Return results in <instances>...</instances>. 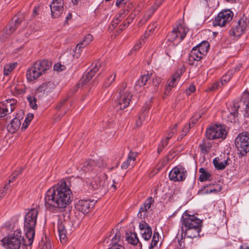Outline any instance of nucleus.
Wrapping results in <instances>:
<instances>
[{
  "label": "nucleus",
  "instance_id": "obj_44",
  "mask_svg": "<svg viewBox=\"0 0 249 249\" xmlns=\"http://www.w3.org/2000/svg\"><path fill=\"white\" fill-rule=\"evenodd\" d=\"M145 109L146 108L144 109L143 112L139 116V119L140 120H142V122L144 120L147 121L149 119L148 117V113L147 111H146Z\"/></svg>",
  "mask_w": 249,
  "mask_h": 249
},
{
  "label": "nucleus",
  "instance_id": "obj_56",
  "mask_svg": "<svg viewBox=\"0 0 249 249\" xmlns=\"http://www.w3.org/2000/svg\"><path fill=\"white\" fill-rule=\"evenodd\" d=\"M238 115V111L232 110L230 113V115L229 117H230V119H231V122H232V120L234 119V118L237 117Z\"/></svg>",
  "mask_w": 249,
  "mask_h": 249
},
{
  "label": "nucleus",
  "instance_id": "obj_38",
  "mask_svg": "<svg viewBox=\"0 0 249 249\" xmlns=\"http://www.w3.org/2000/svg\"><path fill=\"white\" fill-rule=\"evenodd\" d=\"M92 39V36L90 34H88L84 37L82 41L79 42V43L81 44L83 47H85L89 44Z\"/></svg>",
  "mask_w": 249,
  "mask_h": 249
},
{
  "label": "nucleus",
  "instance_id": "obj_9",
  "mask_svg": "<svg viewBox=\"0 0 249 249\" xmlns=\"http://www.w3.org/2000/svg\"><path fill=\"white\" fill-rule=\"evenodd\" d=\"M233 16V14L230 10H223L219 12L213 21V26L223 27L232 19Z\"/></svg>",
  "mask_w": 249,
  "mask_h": 249
},
{
  "label": "nucleus",
  "instance_id": "obj_39",
  "mask_svg": "<svg viewBox=\"0 0 249 249\" xmlns=\"http://www.w3.org/2000/svg\"><path fill=\"white\" fill-rule=\"evenodd\" d=\"M23 169V168L21 167L19 168L18 170H16L15 172H14L10 177V178L9 179V183L13 182L17 178V177L22 172Z\"/></svg>",
  "mask_w": 249,
  "mask_h": 249
},
{
  "label": "nucleus",
  "instance_id": "obj_58",
  "mask_svg": "<svg viewBox=\"0 0 249 249\" xmlns=\"http://www.w3.org/2000/svg\"><path fill=\"white\" fill-rule=\"evenodd\" d=\"M150 226L145 222H143L142 223H140L139 228L141 230V231H143L145 230L147 228H149Z\"/></svg>",
  "mask_w": 249,
  "mask_h": 249
},
{
  "label": "nucleus",
  "instance_id": "obj_22",
  "mask_svg": "<svg viewBox=\"0 0 249 249\" xmlns=\"http://www.w3.org/2000/svg\"><path fill=\"white\" fill-rule=\"evenodd\" d=\"M55 88V84L52 82L42 84L36 89L37 92H43L44 94H48L52 92Z\"/></svg>",
  "mask_w": 249,
  "mask_h": 249
},
{
  "label": "nucleus",
  "instance_id": "obj_59",
  "mask_svg": "<svg viewBox=\"0 0 249 249\" xmlns=\"http://www.w3.org/2000/svg\"><path fill=\"white\" fill-rule=\"evenodd\" d=\"M96 165H97L98 166H99L100 167H104L107 166V164L101 158H99L97 160V162H96Z\"/></svg>",
  "mask_w": 249,
  "mask_h": 249
},
{
  "label": "nucleus",
  "instance_id": "obj_4",
  "mask_svg": "<svg viewBox=\"0 0 249 249\" xmlns=\"http://www.w3.org/2000/svg\"><path fill=\"white\" fill-rule=\"evenodd\" d=\"M51 66V62L47 60L36 61L33 66L27 71V79L29 81H33L36 79L43 73H45Z\"/></svg>",
  "mask_w": 249,
  "mask_h": 249
},
{
  "label": "nucleus",
  "instance_id": "obj_7",
  "mask_svg": "<svg viewBox=\"0 0 249 249\" xmlns=\"http://www.w3.org/2000/svg\"><path fill=\"white\" fill-rule=\"evenodd\" d=\"M226 129L221 125L214 124L207 128L206 137L207 139L213 140L217 139H224L227 136Z\"/></svg>",
  "mask_w": 249,
  "mask_h": 249
},
{
  "label": "nucleus",
  "instance_id": "obj_25",
  "mask_svg": "<svg viewBox=\"0 0 249 249\" xmlns=\"http://www.w3.org/2000/svg\"><path fill=\"white\" fill-rule=\"evenodd\" d=\"M125 238L128 243L130 244L135 245L139 243V249H142V244L141 243L139 242L136 233L131 232L129 234L126 233Z\"/></svg>",
  "mask_w": 249,
  "mask_h": 249
},
{
  "label": "nucleus",
  "instance_id": "obj_20",
  "mask_svg": "<svg viewBox=\"0 0 249 249\" xmlns=\"http://www.w3.org/2000/svg\"><path fill=\"white\" fill-rule=\"evenodd\" d=\"M201 226L196 227V228H188L181 229V233L182 236L184 233V236H186L190 238H194L199 236V233L201 231Z\"/></svg>",
  "mask_w": 249,
  "mask_h": 249
},
{
  "label": "nucleus",
  "instance_id": "obj_41",
  "mask_svg": "<svg viewBox=\"0 0 249 249\" xmlns=\"http://www.w3.org/2000/svg\"><path fill=\"white\" fill-rule=\"evenodd\" d=\"M81 44L79 43L76 45L75 48V50L74 51L73 56L76 58H78L81 54V52H82V49L84 48Z\"/></svg>",
  "mask_w": 249,
  "mask_h": 249
},
{
  "label": "nucleus",
  "instance_id": "obj_55",
  "mask_svg": "<svg viewBox=\"0 0 249 249\" xmlns=\"http://www.w3.org/2000/svg\"><path fill=\"white\" fill-rule=\"evenodd\" d=\"M14 89L15 91H16L17 94H23L25 92L24 89L22 88H20L19 86H16Z\"/></svg>",
  "mask_w": 249,
  "mask_h": 249
},
{
  "label": "nucleus",
  "instance_id": "obj_40",
  "mask_svg": "<svg viewBox=\"0 0 249 249\" xmlns=\"http://www.w3.org/2000/svg\"><path fill=\"white\" fill-rule=\"evenodd\" d=\"M168 142H169L165 139L160 142L158 147V154H160L163 151L164 148L168 145Z\"/></svg>",
  "mask_w": 249,
  "mask_h": 249
},
{
  "label": "nucleus",
  "instance_id": "obj_43",
  "mask_svg": "<svg viewBox=\"0 0 249 249\" xmlns=\"http://www.w3.org/2000/svg\"><path fill=\"white\" fill-rule=\"evenodd\" d=\"M159 241V234L157 232H155L153 235L152 240L151 243V245L157 246L158 243Z\"/></svg>",
  "mask_w": 249,
  "mask_h": 249
},
{
  "label": "nucleus",
  "instance_id": "obj_28",
  "mask_svg": "<svg viewBox=\"0 0 249 249\" xmlns=\"http://www.w3.org/2000/svg\"><path fill=\"white\" fill-rule=\"evenodd\" d=\"M229 158H227L223 161H220L219 158H215L213 160V164L214 167L217 170H223L229 164L228 161L230 160Z\"/></svg>",
  "mask_w": 249,
  "mask_h": 249
},
{
  "label": "nucleus",
  "instance_id": "obj_1",
  "mask_svg": "<svg viewBox=\"0 0 249 249\" xmlns=\"http://www.w3.org/2000/svg\"><path fill=\"white\" fill-rule=\"evenodd\" d=\"M71 196L72 192L66 183L58 182L46 192L45 206L51 211L64 209L70 203Z\"/></svg>",
  "mask_w": 249,
  "mask_h": 249
},
{
  "label": "nucleus",
  "instance_id": "obj_19",
  "mask_svg": "<svg viewBox=\"0 0 249 249\" xmlns=\"http://www.w3.org/2000/svg\"><path fill=\"white\" fill-rule=\"evenodd\" d=\"M85 181L89 189L91 190L99 189L104 185V181L98 177H95L94 178H86Z\"/></svg>",
  "mask_w": 249,
  "mask_h": 249
},
{
  "label": "nucleus",
  "instance_id": "obj_10",
  "mask_svg": "<svg viewBox=\"0 0 249 249\" xmlns=\"http://www.w3.org/2000/svg\"><path fill=\"white\" fill-rule=\"evenodd\" d=\"M119 97L116 100L115 106L116 111L122 110L128 107L132 97L129 91H126L125 92H124L122 89L119 91Z\"/></svg>",
  "mask_w": 249,
  "mask_h": 249
},
{
  "label": "nucleus",
  "instance_id": "obj_27",
  "mask_svg": "<svg viewBox=\"0 0 249 249\" xmlns=\"http://www.w3.org/2000/svg\"><path fill=\"white\" fill-rule=\"evenodd\" d=\"M151 78V74H147L141 76L136 81L135 85L136 90H139L141 87L146 85L147 81Z\"/></svg>",
  "mask_w": 249,
  "mask_h": 249
},
{
  "label": "nucleus",
  "instance_id": "obj_61",
  "mask_svg": "<svg viewBox=\"0 0 249 249\" xmlns=\"http://www.w3.org/2000/svg\"><path fill=\"white\" fill-rule=\"evenodd\" d=\"M130 162L131 161H128V160L127 159V160L125 161H124L122 165H121V168L122 169H127L129 166L130 165Z\"/></svg>",
  "mask_w": 249,
  "mask_h": 249
},
{
  "label": "nucleus",
  "instance_id": "obj_30",
  "mask_svg": "<svg viewBox=\"0 0 249 249\" xmlns=\"http://www.w3.org/2000/svg\"><path fill=\"white\" fill-rule=\"evenodd\" d=\"M199 172L200 173L199 176V180L201 182L210 180H211V178L212 177V175L211 173L207 171L204 168H200L199 169Z\"/></svg>",
  "mask_w": 249,
  "mask_h": 249
},
{
  "label": "nucleus",
  "instance_id": "obj_46",
  "mask_svg": "<svg viewBox=\"0 0 249 249\" xmlns=\"http://www.w3.org/2000/svg\"><path fill=\"white\" fill-rule=\"evenodd\" d=\"M178 236V234L177 235ZM181 238L179 240V238L177 236V238L178 239V242L179 245V249H183L185 248V243H184V239L183 238V235H181Z\"/></svg>",
  "mask_w": 249,
  "mask_h": 249
},
{
  "label": "nucleus",
  "instance_id": "obj_15",
  "mask_svg": "<svg viewBox=\"0 0 249 249\" xmlns=\"http://www.w3.org/2000/svg\"><path fill=\"white\" fill-rule=\"evenodd\" d=\"M63 0H53L50 5L52 17L53 18L59 17L63 10Z\"/></svg>",
  "mask_w": 249,
  "mask_h": 249
},
{
  "label": "nucleus",
  "instance_id": "obj_26",
  "mask_svg": "<svg viewBox=\"0 0 249 249\" xmlns=\"http://www.w3.org/2000/svg\"><path fill=\"white\" fill-rule=\"evenodd\" d=\"M204 54L200 51L196 46L194 47L190 53L189 61L193 60L199 61L204 56Z\"/></svg>",
  "mask_w": 249,
  "mask_h": 249
},
{
  "label": "nucleus",
  "instance_id": "obj_29",
  "mask_svg": "<svg viewBox=\"0 0 249 249\" xmlns=\"http://www.w3.org/2000/svg\"><path fill=\"white\" fill-rule=\"evenodd\" d=\"M96 165V163L94 160H88L83 163L82 169L85 172L91 171L93 169Z\"/></svg>",
  "mask_w": 249,
  "mask_h": 249
},
{
  "label": "nucleus",
  "instance_id": "obj_16",
  "mask_svg": "<svg viewBox=\"0 0 249 249\" xmlns=\"http://www.w3.org/2000/svg\"><path fill=\"white\" fill-rule=\"evenodd\" d=\"M248 24L247 22L244 18H241L238 21L236 25L233 27L230 31V35L239 36L243 34L246 30Z\"/></svg>",
  "mask_w": 249,
  "mask_h": 249
},
{
  "label": "nucleus",
  "instance_id": "obj_13",
  "mask_svg": "<svg viewBox=\"0 0 249 249\" xmlns=\"http://www.w3.org/2000/svg\"><path fill=\"white\" fill-rule=\"evenodd\" d=\"M94 204L95 202L93 200H80L76 203L75 208L76 210L86 214L90 211Z\"/></svg>",
  "mask_w": 249,
  "mask_h": 249
},
{
  "label": "nucleus",
  "instance_id": "obj_48",
  "mask_svg": "<svg viewBox=\"0 0 249 249\" xmlns=\"http://www.w3.org/2000/svg\"><path fill=\"white\" fill-rule=\"evenodd\" d=\"M65 68V66L61 65L60 63H56L53 66V70L56 71H62Z\"/></svg>",
  "mask_w": 249,
  "mask_h": 249
},
{
  "label": "nucleus",
  "instance_id": "obj_45",
  "mask_svg": "<svg viewBox=\"0 0 249 249\" xmlns=\"http://www.w3.org/2000/svg\"><path fill=\"white\" fill-rule=\"evenodd\" d=\"M231 78V76L229 74H226L225 75H224L221 78L220 82L221 85H224L225 83H226L228 81H229Z\"/></svg>",
  "mask_w": 249,
  "mask_h": 249
},
{
  "label": "nucleus",
  "instance_id": "obj_52",
  "mask_svg": "<svg viewBox=\"0 0 249 249\" xmlns=\"http://www.w3.org/2000/svg\"><path fill=\"white\" fill-rule=\"evenodd\" d=\"M161 82L160 78L156 76L153 78L152 83L155 87H159Z\"/></svg>",
  "mask_w": 249,
  "mask_h": 249
},
{
  "label": "nucleus",
  "instance_id": "obj_62",
  "mask_svg": "<svg viewBox=\"0 0 249 249\" xmlns=\"http://www.w3.org/2000/svg\"><path fill=\"white\" fill-rule=\"evenodd\" d=\"M34 118V115L32 113H29L27 114L24 121L27 122V123H29L31 122L32 120Z\"/></svg>",
  "mask_w": 249,
  "mask_h": 249
},
{
  "label": "nucleus",
  "instance_id": "obj_12",
  "mask_svg": "<svg viewBox=\"0 0 249 249\" xmlns=\"http://www.w3.org/2000/svg\"><path fill=\"white\" fill-rule=\"evenodd\" d=\"M16 99L12 98L6 99L0 103V118L3 117L8 113H11L15 109V105H16Z\"/></svg>",
  "mask_w": 249,
  "mask_h": 249
},
{
  "label": "nucleus",
  "instance_id": "obj_8",
  "mask_svg": "<svg viewBox=\"0 0 249 249\" xmlns=\"http://www.w3.org/2000/svg\"><path fill=\"white\" fill-rule=\"evenodd\" d=\"M181 222V229L188 228H196L201 226L202 221L194 215H189L186 212H184L180 219Z\"/></svg>",
  "mask_w": 249,
  "mask_h": 249
},
{
  "label": "nucleus",
  "instance_id": "obj_50",
  "mask_svg": "<svg viewBox=\"0 0 249 249\" xmlns=\"http://www.w3.org/2000/svg\"><path fill=\"white\" fill-rule=\"evenodd\" d=\"M191 126V124L189 125H186L182 130V137H184L186 135L187 133L189 132V129H190Z\"/></svg>",
  "mask_w": 249,
  "mask_h": 249
},
{
  "label": "nucleus",
  "instance_id": "obj_64",
  "mask_svg": "<svg viewBox=\"0 0 249 249\" xmlns=\"http://www.w3.org/2000/svg\"><path fill=\"white\" fill-rule=\"evenodd\" d=\"M244 116L245 117H249V103H247L246 105V110L244 113Z\"/></svg>",
  "mask_w": 249,
  "mask_h": 249
},
{
  "label": "nucleus",
  "instance_id": "obj_35",
  "mask_svg": "<svg viewBox=\"0 0 249 249\" xmlns=\"http://www.w3.org/2000/svg\"><path fill=\"white\" fill-rule=\"evenodd\" d=\"M16 63L8 64L4 66L3 73L4 75H8L9 73L15 68Z\"/></svg>",
  "mask_w": 249,
  "mask_h": 249
},
{
  "label": "nucleus",
  "instance_id": "obj_37",
  "mask_svg": "<svg viewBox=\"0 0 249 249\" xmlns=\"http://www.w3.org/2000/svg\"><path fill=\"white\" fill-rule=\"evenodd\" d=\"M141 233L142 234V237L145 240H149L152 236V229L150 227L147 228L145 230L143 231H141Z\"/></svg>",
  "mask_w": 249,
  "mask_h": 249
},
{
  "label": "nucleus",
  "instance_id": "obj_53",
  "mask_svg": "<svg viewBox=\"0 0 249 249\" xmlns=\"http://www.w3.org/2000/svg\"><path fill=\"white\" fill-rule=\"evenodd\" d=\"M8 184H6L4 187L0 190V198H2L6 195V191L8 189Z\"/></svg>",
  "mask_w": 249,
  "mask_h": 249
},
{
  "label": "nucleus",
  "instance_id": "obj_18",
  "mask_svg": "<svg viewBox=\"0 0 249 249\" xmlns=\"http://www.w3.org/2000/svg\"><path fill=\"white\" fill-rule=\"evenodd\" d=\"M154 203V199L150 196L149 197L140 207L138 213V217L140 218H144L147 216L148 210L150 208L151 206Z\"/></svg>",
  "mask_w": 249,
  "mask_h": 249
},
{
  "label": "nucleus",
  "instance_id": "obj_33",
  "mask_svg": "<svg viewBox=\"0 0 249 249\" xmlns=\"http://www.w3.org/2000/svg\"><path fill=\"white\" fill-rule=\"evenodd\" d=\"M116 76V72H113V73L112 74L107 76L104 83L103 87L105 88H107L109 87L111 85V84L115 81Z\"/></svg>",
  "mask_w": 249,
  "mask_h": 249
},
{
  "label": "nucleus",
  "instance_id": "obj_14",
  "mask_svg": "<svg viewBox=\"0 0 249 249\" xmlns=\"http://www.w3.org/2000/svg\"><path fill=\"white\" fill-rule=\"evenodd\" d=\"M22 21V19L20 18H15L6 27L3 32V36L0 38L2 41H4V39L9 37L16 29L18 26Z\"/></svg>",
  "mask_w": 249,
  "mask_h": 249
},
{
  "label": "nucleus",
  "instance_id": "obj_32",
  "mask_svg": "<svg viewBox=\"0 0 249 249\" xmlns=\"http://www.w3.org/2000/svg\"><path fill=\"white\" fill-rule=\"evenodd\" d=\"M209 47V43L206 41H203L196 46V48H197L200 51L202 52V53L204 54L205 55L207 54Z\"/></svg>",
  "mask_w": 249,
  "mask_h": 249
},
{
  "label": "nucleus",
  "instance_id": "obj_3",
  "mask_svg": "<svg viewBox=\"0 0 249 249\" xmlns=\"http://www.w3.org/2000/svg\"><path fill=\"white\" fill-rule=\"evenodd\" d=\"M2 242L7 249H20V247L29 246L28 240L21 236L20 230H16L13 233L5 237Z\"/></svg>",
  "mask_w": 249,
  "mask_h": 249
},
{
  "label": "nucleus",
  "instance_id": "obj_11",
  "mask_svg": "<svg viewBox=\"0 0 249 249\" xmlns=\"http://www.w3.org/2000/svg\"><path fill=\"white\" fill-rule=\"evenodd\" d=\"M187 172L186 169L180 165L173 168L170 172L169 177L170 180L174 182L182 181L187 177Z\"/></svg>",
  "mask_w": 249,
  "mask_h": 249
},
{
  "label": "nucleus",
  "instance_id": "obj_54",
  "mask_svg": "<svg viewBox=\"0 0 249 249\" xmlns=\"http://www.w3.org/2000/svg\"><path fill=\"white\" fill-rule=\"evenodd\" d=\"M137 153L132 152V151H130L128 154L127 160L128 161H134L136 159V157L137 156Z\"/></svg>",
  "mask_w": 249,
  "mask_h": 249
},
{
  "label": "nucleus",
  "instance_id": "obj_6",
  "mask_svg": "<svg viewBox=\"0 0 249 249\" xmlns=\"http://www.w3.org/2000/svg\"><path fill=\"white\" fill-rule=\"evenodd\" d=\"M188 32L187 28L178 24L173 28L171 32L168 34L167 40L171 42L176 41L178 44L184 38Z\"/></svg>",
  "mask_w": 249,
  "mask_h": 249
},
{
  "label": "nucleus",
  "instance_id": "obj_34",
  "mask_svg": "<svg viewBox=\"0 0 249 249\" xmlns=\"http://www.w3.org/2000/svg\"><path fill=\"white\" fill-rule=\"evenodd\" d=\"M121 237V234L120 231H118L116 232L111 239V246L110 247H113L114 246H120L122 248H124L121 245L118 244L120 241Z\"/></svg>",
  "mask_w": 249,
  "mask_h": 249
},
{
  "label": "nucleus",
  "instance_id": "obj_2",
  "mask_svg": "<svg viewBox=\"0 0 249 249\" xmlns=\"http://www.w3.org/2000/svg\"><path fill=\"white\" fill-rule=\"evenodd\" d=\"M38 214V209L32 208L29 210L24 216V229L29 245H31L33 242Z\"/></svg>",
  "mask_w": 249,
  "mask_h": 249
},
{
  "label": "nucleus",
  "instance_id": "obj_47",
  "mask_svg": "<svg viewBox=\"0 0 249 249\" xmlns=\"http://www.w3.org/2000/svg\"><path fill=\"white\" fill-rule=\"evenodd\" d=\"M222 85H221L220 82H216L213 84V85L209 88V90L213 91L218 89L221 87Z\"/></svg>",
  "mask_w": 249,
  "mask_h": 249
},
{
  "label": "nucleus",
  "instance_id": "obj_5",
  "mask_svg": "<svg viewBox=\"0 0 249 249\" xmlns=\"http://www.w3.org/2000/svg\"><path fill=\"white\" fill-rule=\"evenodd\" d=\"M235 144L240 158L245 156L249 152V133H240L235 139Z\"/></svg>",
  "mask_w": 249,
  "mask_h": 249
},
{
  "label": "nucleus",
  "instance_id": "obj_49",
  "mask_svg": "<svg viewBox=\"0 0 249 249\" xmlns=\"http://www.w3.org/2000/svg\"><path fill=\"white\" fill-rule=\"evenodd\" d=\"M143 43V40H140L138 44H137L136 45L134 46L133 49L130 51V53H132L133 51H136L138 50L142 46Z\"/></svg>",
  "mask_w": 249,
  "mask_h": 249
},
{
  "label": "nucleus",
  "instance_id": "obj_17",
  "mask_svg": "<svg viewBox=\"0 0 249 249\" xmlns=\"http://www.w3.org/2000/svg\"><path fill=\"white\" fill-rule=\"evenodd\" d=\"M101 66V63L100 62L98 61L96 62L94 67L92 69H91L89 72H88L86 77H83L80 80L78 84H77L78 87L79 88L83 86L86 84V82L89 81L95 74V73L99 71Z\"/></svg>",
  "mask_w": 249,
  "mask_h": 249
},
{
  "label": "nucleus",
  "instance_id": "obj_23",
  "mask_svg": "<svg viewBox=\"0 0 249 249\" xmlns=\"http://www.w3.org/2000/svg\"><path fill=\"white\" fill-rule=\"evenodd\" d=\"M20 124L21 122L19 119L15 118L12 119L10 123L8 124L7 129L9 132L14 133L19 129Z\"/></svg>",
  "mask_w": 249,
  "mask_h": 249
},
{
  "label": "nucleus",
  "instance_id": "obj_36",
  "mask_svg": "<svg viewBox=\"0 0 249 249\" xmlns=\"http://www.w3.org/2000/svg\"><path fill=\"white\" fill-rule=\"evenodd\" d=\"M27 99L29 103L30 106L34 109H36L37 105L36 104V98L32 95H29L27 97Z\"/></svg>",
  "mask_w": 249,
  "mask_h": 249
},
{
  "label": "nucleus",
  "instance_id": "obj_51",
  "mask_svg": "<svg viewBox=\"0 0 249 249\" xmlns=\"http://www.w3.org/2000/svg\"><path fill=\"white\" fill-rule=\"evenodd\" d=\"M132 22V18H130V19H128V21L124 23L123 25V27H122V25H120L119 26V30L118 31V34L120 33L124 29V28H125L128 26L129 23Z\"/></svg>",
  "mask_w": 249,
  "mask_h": 249
},
{
  "label": "nucleus",
  "instance_id": "obj_57",
  "mask_svg": "<svg viewBox=\"0 0 249 249\" xmlns=\"http://www.w3.org/2000/svg\"><path fill=\"white\" fill-rule=\"evenodd\" d=\"M163 1L164 0H157L152 6L153 11H155Z\"/></svg>",
  "mask_w": 249,
  "mask_h": 249
},
{
  "label": "nucleus",
  "instance_id": "obj_21",
  "mask_svg": "<svg viewBox=\"0 0 249 249\" xmlns=\"http://www.w3.org/2000/svg\"><path fill=\"white\" fill-rule=\"evenodd\" d=\"M66 221L59 220L57 224L58 232L59 239L62 243H64L67 241V231L66 229Z\"/></svg>",
  "mask_w": 249,
  "mask_h": 249
},
{
  "label": "nucleus",
  "instance_id": "obj_24",
  "mask_svg": "<svg viewBox=\"0 0 249 249\" xmlns=\"http://www.w3.org/2000/svg\"><path fill=\"white\" fill-rule=\"evenodd\" d=\"M185 71V68L181 67L178 70L172 77L171 80L168 82L169 87H175L177 85V81L179 78L181 74Z\"/></svg>",
  "mask_w": 249,
  "mask_h": 249
},
{
  "label": "nucleus",
  "instance_id": "obj_31",
  "mask_svg": "<svg viewBox=\"0 0 249 249\" xmlns=\"http://www.w3.org/2000/svg\"><path fill=\"white\" fill-rule=\"evenodd\" d=\"M212 147V144L208 142L202 141V142L199 144L201 153L205 155L208 154Z\"/></svg>",
  "mask_w": 249,
  "mask_h": 249
},
{
  "label": "nucleus",
  "instance_id": "obj_63",
  "mask_svg": "<svg viewBox=\"0 0 249 249\" xmlns=\"http://www.w3.org/2000/svg\"><path fill=\"white\" fill-rule=\"evenodd\" d=\"M119 23H118V22H117L116 20H115L114 19H113L111 23V25L110 26H109V28L111 30H113V29H114L117 26V25L119 24Z\"/></svg>",
  "mask_w": 249,
  "mask_h": 249
},
{
  "label": "nucleus",
  "instance_id": "obj_42",
  "mask_svg": "<svg viewBox=\"0 0 249 249\" xmlns=\"http://www.w3.org/2000/svg\"><path fill=\"white\" fill-rule=\"evenodd\" d=\"M221 190V188L219 187V189H217L215 188V187L213 186V185L211 186V187L209 188L208 186H207V187H205L204 188L203 191L208 194V193H217L218 192H219Z\"/></svg>",
  "mask_w": 249,
  "mask_h": 249
},
{
  "label": "nucleus",
  "instance_id": "obj_60",
  "mask_svg": "<svg viewBox=\"0 0 249 249\" xmlns=\"http://www.w3.org/2000/svg\"><path fill=\"white\" fill-rule=\"evenodd\" d=\"M196 88L194 85H191L189 86L188 89H186V92L187 95H190L192 92L195 91Z\"/></svg>",
  "mask_w": 249,
  "mask_h": 249
}]
</instances>
